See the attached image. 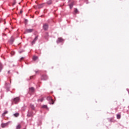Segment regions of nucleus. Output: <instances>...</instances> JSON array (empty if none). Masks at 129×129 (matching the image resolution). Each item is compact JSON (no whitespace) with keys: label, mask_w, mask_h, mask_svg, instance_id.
Listing matches in <instances>:
<instances>
[{"label":"nucleus","mask_w":129,"mask_h":129,"mask_svg":"<svg viewBox=\"0 0 129 129\" xmlns=\"http://www.w3.org/2000/svg\"><path fill=\"white\" fill-rule=\"evenodd\" d=\"M42 80H47L48 79V76L46 75H43L41 77Z\"/></svg>","instance_id":"1"},{"label":"nucleus","mask_w":129,"mask_h":129,"mask_svg":"<svg viewBox=\"0 0 129 129\" xmlns=\"http://www.w3.org/2000/svg\"><path fill=\"white\" fill-rule=\"evenodd\" d=\"M63 41H64V39L61 37H59L58 38L57 40V44L59 43H62V42H63Z\"/></svg>","instance_id":"2"},{"label":"nucleus","mask_w":129,"mask_h":129,"mask_svg":"<svg viewBox=\"0 0 129 129\" xmlns=\"http://www.w3.org/2000/svg\"><path fill=\"white\" fill-rule=\"evenodd\" d=\"M43 28L45 31H47V30H48V28H49V26L47 24H45L43 25Z\"/></svg>","instance_id":"3"},{"label":"nucleus","mask_w":129,"mask_h":129,"mask_svg":"<svg viewBox=\"0 0 129 129\" xmlns=\"http://www.w3.org/2000/svg\"><path fill=\"white\" fill-rule=\"evenodd\" d=\"M14 101L15 103H16V104L18 103V102H19V101H20V98L17 97V98H14Z\"/></svg>","instance_id":"4"},{"label":"nucleus","mask_w":129,"mask_h":129,"mask_svg":"<svg viewBox=\"0 0 129 129\" xmlns=\"http://www.w3.org/2000/svg\"><path fill=\"white\" fill-rule=\"evenodd\" d=\"M47 99H49V100H50V104H54V100H53V99H52V98H51V97H48L47 98Z\"/></svg>","instance_id":"5"},{"label":"nucleus","mask_w":129,"mask_h":129,"mask_svg":"<svg viewBox=\"0 0 129 129\" xmlns=\"http://www.w3.org/2000/svg\"><path fill=\"white\" fill-rule=\"evenodd\" d=\"M8 124H9V123H2V124H1V126H2V127H3V128H4V127H6V126H8Z\"/></svg>","instance_id":"6"},{"label":"nucleus","mask_w":129,"mask_h":129,"mask_svg":"<svg viewBox=\"0 0 129 129\" xmlns=\"http://www.w3.org/2000/svg\"><path fill=\"white\" fill-rule=\"evenodd\" d=\"M37 40H38V36H36L34 38V40L32 42V44L34 45V44H35V43L36 41H37Z\"/></svg>","instance_id":"7"},{"label":"nucleus","mask_w":129,"mask_h":129,"mask_svg":"<svg viewBox=\"0 0 129 129\" xmlns=\"http://www.w3.org/2000/svg\"><path fill=\"white\" fill-rule=\"evenodd\" d=\"M33 31H34L33 29H26V33H32Z\"/></svg>","instance_id":"8"},{"label":"nucleus","mask_w":129,"mask_h":129,"mask_svg":"<svg viewBox=\"0 0 129 129\" xmlns=\"http://www.w3.org/2000/svg\"><path fill=\"white\" fill-rule=\"evenodd\" d=\"M14 41H15V38L12 37L9 41V43H10L11 44H13V43H14Z\"/></svg>","instance_id":"9"},{"label":"nucleus","mask_w":129,"mask_h":129,"mask_svg":"<svg viewBox=\"0 0 129 129\" xmlns=\"http://www.w3.org/2000/svg\"><path fill=\"white\" fill-rule=\"evenodd\" d=\"M43 7H44V4H40V5L37 6L38 9H42V8H43Z\"/></svg>","instance_id":"10"},{"label":"nucleus","mask_w":129,"mask_h":129,"mask_svg":"<svg viewBox=\"0 0 129 129\" xmlns=\"http://www.w3.org/2000/svg\"><path fill=\"white\" fill-rule=\"evenodd\" d=\"M27 116H33V113L32 112H29L27 114Z\"/></svg>","instance_id":"11"},{"label":"nucleus","mask_w":129,"mask_h":129,"mask_svg":"<svg viewBox=\"0 0 129 129\" xmlns=\"http://www.w3.org/2000/svg\"><path fill=\"white\" fill-rule=\"evenodd\" d=\"M33 60L34 61H36V60H38V56H34L33 57Z\"/></svg>","instance_id":"12"},{"label":"nucleus","mask_w":129,"mask_h":129,"mask_svg":"<svg viewBox=\"0 0 129 129\" xmlns=\"http://www.w3.org/2000/svg\"><path fill=\"white\" fill-rule=\"evenodd\" d=\"M8 111H5V112L2 114V116H5L6 114H8Z\"/></svg>","instance_id":"13"},{"label":"nucleus","mask_w":129,"mask_h":129,"mask_svg":"<svg viewBox=\"0 0 129 129\" xmlns=\"http://www.w3.org/2000/svg\"><path fill=\"white\" fill-rule=\"evenodd\" d=\"M73 6H74V3H72L70 5V9H72V8H73Z\"/></svg>","instance_id":"14"},{"label":"nucleus","mask_w":129,"mask_h":129,"mask_svg":"<svg viewBox=\"0 0 129 129\" xmlns=\"http://www.w3.org/2000/svg\"><path fill=\"white\" fill-rule=\"evenodd\" d=\"M117 118L118 119H120V117H121V115H120V114H117Z\"/></svg>","instance_id":"15"},{"label":"nucleus","mask_w":129,"mask_h":129,"mask_svg":"<svg viewBox=\"0 0 129 129\" xmlns=\"http://www.w3.org/2000/svg\"><path fill=\"white\" fill-rule=\"evenodd\" d=\"M21 127H22V126L21 125V124H19L17 126L16 129H20Z\"/></svg>","instance_id":"16"},{"label":"nucleus","mask_w":129,"mask_h":129,"mask_svg":"<svg viewBox=\"0 0 129 129\" xmlns=\"http://www.w3.org/2000/svg\"><path fill=\"white\" fill-rule=\"evenodd\" d=\"M3 70V64L2 63H0V72Z\"/></svg>","instance_id":"17"},{"label":"nucleus","mask_w":129,"mask_h":129,"mask_svg":"<svg viewBox=\"0 0 129 129\" xmlns=\"http://www.w3.org/2000/svg\"><path fill=\"white\" fill-rule=\"evenodd\" d=\"M14 115L15 116V117H18V116H19L20 114H19V113H16L15 114H14Z\"/></svg>","instance_id":"18"},{"label":"nucleus","mask_w":129,"mask_h":129,"mask_svg":"<svg viewBox=\"0 0 129 129\" xmlns=\"http://www.w3.org/2000/svg\"><path fill=\"white\" fill-rule=\"evenodd\" d=\"M29 91H30V92H34V88H30L29 89Z\"/></svg>","instance_id":"19"},{"label":"nucleus","mask_w":129,"mask_h":129,"mask_svg":"<svg viewBox=\"0 0 129 129\" xmlns=\"http://www.w3.org/2000/svg\"><path fill=\"white\" fill-rule=\"evenodd\" d=\"M30 107L32 109H35V106L33 104H30Z\"/></svg>","instance_id":"20"},{"label":"nucleus","mask_w":129,"mask_h":129,"mask_svg":"<svg viewBox=\"0 0 129 129\" xmlns=\"http://www.w3.org/2000/svg\"><path fill=\"white\" fill-rule=\"evenodd\" d=\"M44 100V98H42L41 99H38V102H42V101Z\"/></svg>","instance_id":"21"},{"label":"nucleus","mask_w":129,"mask_h":129,"mask_svg":"<svg viewBox=\"0 0 129 129\" xmlns=\"http://www.w3.org/2000/svg\"><path fill=\"white\" fill-rule=\"evenodd\" d=\"M51 4H52V0H49L48 1H47L48 5H51Z\"/></svg>","instance_id":"22"},{"label":"nucleus","mask_w":129,"mask_h":129,"mask_svg":"<svg viewBox=\"0 0 129 129\" xmlns=\"http://www.w3.org/2000/svg\"><path fill=\"white\" fill-rule=\"evenodd\" d=\"M74 12L75 14H77L78 13V10H77V9H75Z\"/></svg>","instance_id":"23"},{"label":"nucleus","mask_w":129,"mask_h":129,"mask_svg":"<svg viewBox=\"0 0 129 129\" xmlns=\"http://www.w3.org/2000/svg\"><path fill=\"white\" fill-rule=\"evenodd\" d=\"M11 54L12 56H14L15 55V51H11Z\"/></svg>","instance_id":"24"},{"label":"nucleus","mask_w":129,"mask_h":129,"mask_svg":"<svg viewBox=\"0 0 129 129\" xmlns=\"http://www.w3.org/2000/svg\"><path fill=\"white\" fill-rule=\"evenodd\" d=\"M42 108H47V105H44L42 106Z\"/></svg>","instance_id":"25"},{"label":"nucleus","mask_w":129,"mask_h":129,"mask_svg":"<svg viewBox=\"0 0 129 129\" xmlns=\"http://www.w3.org/2000/svg\"><path fill=\"white\" fill-rule=\"evenodd\" d=\"M20 14H23V10H20Z\"/></svg>","instance_id":"26"},{"label":"nucleus","mask_w":129,"mask_h":129,"mask_svg":"<svg viewBox=\"0 0 129 129\" xmlns=\"http://www.w3.org/2000/svg\"><path fill=\"white\" fill-rule=\"evenodd\" d=\"M22 60H24V57H21V61H22Z\"/></svg>","instance_id":"27"},{"label":"nucleus","mask_w":129,"mask_h":129,"mask_svg":"<svg viewBox=\"0 0 129 129\" xmlns=\"http://www.w3.org/2000/svg\"><path fill=\"white\" fill-rule=\"evenodd\" d=\"M110 122H112V119H110Z\"/></svg>","instance_id":"28"},{"label":"nucleus","mask_w":129,"mask_h":129,"mask_svg":"<svg viewBox=\"0 0 129 129\" xmlns=\"http://www.w3.org/2000/svg\"><path fill=\"white\" fill-rule=\"evenodd\" d=\"M33 78V77H30V79H32Z\"/></svg>","instance_id":"29"},{"label":"nucleus","mask_w":129,"mask_h":129,"mask_svg":"<svg viewBox=\"0 0 129 129\" xmlns=\"http://www.w3.org/2000/svg\"><path fill=\"white\" fill-rule=\"evenodd\" d=\"M6 85H8V83H6Z\"/></svg>","instance_id":"30"},{"label":"nucleus","mask_w":129,"mask_h":129,"mask_svg":"<svg viewBox=\"0 0 129 129\" xmlns=\"http://www.w3.org/2000/svg\"><path fill=\"white\" fill-rule=\"evenodd\" d=\"M13 5H16V3H14V4Z\"/></svg>","instance_id":"31"},{"label":"nucleus","mask_w":129,"mask_h":129,"mask_svg":"<svg viewBox=\"0 0 129 129\" xmlns=\"http://www.w3.org/2000/svg\"><path fill=\"white\" fill-rule=\"evenodd\" d=\"M8 73H10V71H8Z\"/></svg>","instance_id":"32"}]
</instances>
